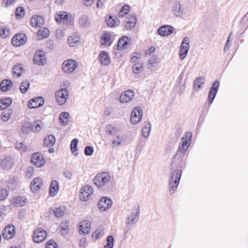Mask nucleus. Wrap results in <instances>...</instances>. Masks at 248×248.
<instances>
[{
    "label": "nucleus",
    "instance_id": "nucleus-25",
    "mask_svg": "<svg viewBox=\"0 0 248 248\" xmlns=\"http://www.w3.org/2000/svg\"><path fill=\"white\" fill-rule=\"evenodd\" d=\"M14 165V159L10 157L6 156L2 159L0 166V167L5 170H10Z\"/></svg>",
    "mask_w": 248,
    "mask_h": 248
},
{
    "label": "nucleus",
    "instance_id": "nucleus-21",
    "mask_svg": "<svg viewBox=\"0 0 248 248\" xmlns=\"http://www.w3.org/2000/svg\"><path fill=\"white\" fill-rule=\"evenodd\" d=\"M219 86V83L218 81H216L212 84L208 95L209 102L210 104H211L213 102L218 90Z\"/></svg>",
    "mask_w": 248,
    "mask_h": 248
},
{
    "label": "nucleus",
    "instance_id": "nucleus-30",
    "mask_svg": "<svg viewBox=\"0 0 248 248\" xmlns=\"http://www.w3.org/2000/svg\"><path fill=\"white\" fill-rule=\"evenodd\" d=\"M105 234V230L103 228H99L93 233L91 238L93 242L101 239Z\"/></svg>",
    "mask_w": 248,
    "mask_h": 248
},
{
    "label": "nucleus",
    "instance_id": "nucleus-61",
    "mask_svg": "<svg viewBox=\"0 0 248 248\" xmlns=\"http://www.w3.org/2000/svg\"><path fill=\"white\" fill-rule=\"evenodd\" d=\"M16 147L17 150L22 152H25L27 150L26 146L22 142L17 143L16 145Z\"/></svg>",
    "mask_w": 248,
    "mask_h": 248
},
{
    "label": "nucleus",
    "instance_id": "nucleus-11",
    "mask_svg": "<svg viewBox=\"0 0 248 248\" xmlns=\"http://www.w3.org/2000/svg\"><path fill=\"white\" fill-rule=\"evenodd\" d=\"M27 41V37L24 33H18L14 35L11 39V44L15 46H19L24 45Z\"/></svg>",
    "mask_w": 248,
    "mask_h": 248
},
{
    "label": "nucleus",
    "instance_id": "nucleus-22",
    "mask_svg": "<svg viewBox=\"0 0 248 248\" xmlns=\"http://www.w3.org/2000/svg\"><path fill=\"white\" fill-rule=\"evenodd\" d=\"M70 121V114L67 111L60 113L59 118V123L62 126H66Z\"/></svg>",
    "mask_w": 248,
    "mask_h": 248
},
{
    "label": "nucleus",
    "instance_id": "nucleus-31",
    "mask_svg": "<svg viewBox=\"0 0 248 248\" xmlns=\"http://www.w3.org/2000/svg\"><path fill=\"white\" fill-rule=\"evenodd\" d=\"M77 66L76 63H63L62 68L64 73H71L75 70Z\"/></svg>",
    "mask_w": 248,
    "mask_h": 248
},
{
    "label": "nucleus",
    "instance_id": "nucleus-9",
    "mask_svg": "<svg viewBox=\"0 0 248 248\" xmlns=\"http://www.w3.org/2000/svg\"><path fill=\"white\" fill-rule=\"evenodd\" d=\"M93 192V189L92 186L88 185L84 186L80 190L79 194L80 200L84 202L88 201Z\"/></svg>",
    "mask_w": 248,
    "mask_h": 248
},
{
    "label": "nucleus",
    "instance_id": "nucleus-47",
    "mask_svg": "<svg viewBox=\"0 0 248 248\" xmlns=\"http://www.w3.org/2000/svg\"><path fill=\"white\" fill-rule=\"evenodd\" d=\"M10 29L7 27H0V36L2 38H6L9 35Z\"/></svg>",
    "mask_w": 248,
    "mask_h": 248
},
{
    "label": "nucleus",
    "instance_id": "nucleus-2",
    "mask_svg": "<svg viewBox=\"0 0 248 248\" xmlns=\"http://www.w3.org/2000/svg\"><path fill=\"white\" fill-rule=\"evenodd\" d=\"M192 137V134L190 132H187L184 135L179 145V149L175 156L176 159L181 160L184 158L185 153L190 145Z\"/></svg>",
    "mask_w": 248,
    "mask_h": 248
},
{
    "label": "nucleus",
    "instance_id": "nucleus-33",
    "mask_svg": "<svg viewBox=\"0 0 248 248\" xmlns=\"http://www.w3.org/2000/svg\"><path fill=\"white\" fill-rule=\"evenodd\" d=\"M56 142L55 137L52 135L46 136L44 140L43 144L45 147H51Z\"/></svg>",
    "mask_w": 248,
    "mask_h": 248
},
{
    "label": "nucleus",
    "instance_id": "nucleus-35",
    "mask_svg": "<svg viewBox=\"0 0 248 248\" xmlns=\"http://www.w3.org/2000/svg\"><path fill=\"white\" fill-rule=\"evenodd\" d=\"M13 86V83L9 79H4L0 82V87L2 91L6 92L10 90Z\"/></svg>",
    "mask_w": 248,
    "mask_h": 248
},
{
    "label": "nucleus",
    "instance_id": "nucleus-15",
    "mask_svg": "<svg viewBox=\"0 0 248 248\" xmlns=\"http://www.w3.org/2000/svg\"><path fill=\"white\" fill-rule=\"evenodd\" d=\"M111 205V200L106 197H103L100 199L98 206L101 211L104 212L110 208Z\"/></svg>",
    "mask_w": 248,
    "mask_h": 248
},
{
    "label": "nucleus",
    "instance_id": "nucleus-3",
    "mask_svg": "<svg viewBox=\"0 0 248 248\" xmlns=\"http://www.w3.org/2000/svg\"><path fill=\"white\" fill-rule=\"evenodd\" d=\"M69 96V92L66 83L63 82L60 86V89L56 91L55 98L56 102L59 105H63L67 102Z\"/></svg>",
    "mask_w": 248,
    "mask_h": 248
},
{
    "label": "nucleus",
    "instance_id": "nucleus-42",
    "mask_svg": "<svg viewBox=\"0 0 248 248\" xmlns=\"http://www.w3.org/2000/svg\"><path fill=\"white\" fill-rule=\"evenodd\" d=\"M60 232L62 235H66L69 230V222L67 221H62L60 225Z\"/></svg>",
    "mask_w": 248,
    "mask_h": 248
},
{
    "label": "nucleus",
    "instance_id": "nucleus-5",
    "mask_svg": "<svg viewBox=\"0 0 248 248\" xmlns=\"http://www.w3.org/2000/svg\"><path fill=\"white\" fill-rule=\"evenodd\" d=\"M111 180L110 174L108 172L98 173L93 178V182L95 185L101 188L108 184Z\"/></svg>",
    "mask_w": 248,
    "mask_h": 248
},
{
    "label": "nucleus",
    "instance_id": "nucleus-4",
    "mask_svg": "<svg viewBox=\"0 0 248 248\" xmlns=\"http://www.w3.org/2000/svg\"><path fill=\"white\" fill-rule=\"evenodd\" d=\"M140 214V207L139 204L132 206L128 210L125 219L126 225L131 226L135 225L138 221Z\"/></svg>",
    "mask_w": 248,
    "mask_h": 248
},
{
    "label": "nucleus",
    "instance_id": "nucleus-51",
    "mask_svg": "<svg viewBox=\"0 0 248 248\" xmlns=\"http://www.w3.org/2000/svg\"><path fill=\"white\" fill-rule=\"evenodd\" d=\"M130 7L129 5L127 4L124 5L122 8L121 9L120 11H119L118 13V16L119 17H123L125 15L128 14V13L129 11Z\"/></svg>",
    "mask_w": 248,
    "mask_h": 248
},
{
    "label": "nucleus",
    "instance_id": "nucleus-43",
    "mask_svg": "<svg viewBox=\"0 0 248 248\" xmlns=\"http://www.w3.org/2000/svg\"><path fill=\"white\" fill-rule=\"evenodd\" d=\"M12 100L10 98L7 97L5 98L1 99L0 101V109H4L9 106L12 104Z\"/></svg>",
    "mask_w": 248,
    "mask_h": 248
},
{
    "label": "nucleus",
    "instance_id": "nucleus-63",
    "mask_svg": "<svg viewBox=\"0 0 248 248\" xmlns=\"http://www.w3.org/2000/svg\"><path fill=\"white\" fill-rule=\"evenodd\" d=\"M140 54L137 52H134L131 55V62H135L140 57Z\"/></svg>",
    "mask_w": 248,
    "mask_h": 248
},
{
    "label": "nucleus",
    "instance_id": "nucleus-39",
    "mask_svg": "<svg viewBox=\"0 0 248 248\" xmlns=\"http://www.w3.org/2000/svg\"><path fill=\"white\" fill-rule=\"evenodd\" d=\"M44 126V123L39 120H37L31 125V130L34 132H38Z\"/></svg>",
    "mask_w": 248,
    "mask_h": 248
},
{
    "label": "nucleus",
    "instance_id": "nucleus-27",
    "mask_svg": "<svg viewBox=\"0 0 248 248\" xmlns=\"http://www.w3.org/2000/svg\"><path fill=\"white\" fill-rule=\"evenodd\" d=\"M44 23V18L39 16H32L30 20L31 25L34 27H40L43 25Z\"/></svg>",
    "mask_w": 248,
    "mask_h": 248
},
{
    "label": "nucleus",
    "instance_id": "nucleus-44",
    "mask_svg": "<svg viewBox=\"0 0 248 248\" xmlns=\"http://www.w3.org/2000/svg\"><path fill=\"white\" fill-rule=\"evenodd\" d=\"M12 111L9 109L4 111L0 115V120L3 122H8L11 118Z\"/></svg>",
    "mask_w": 248,
    "mask_h": 248
},
{
    "label": "nucleus",
    "instance_id": "nucleus-62",
    "mask_svg": "<svg viewBox=\"0 0 248 248\" xmlns=\"http://www.w3.org/2000/svg\"><path fill=\"white\" fill-rule=\"evenodd\" d=\"M188 50L187 49H184L180 48L179 52V56L182 60L184 59L186 57L188 52Z\"/></svg>",
    "mask_w": 248,
    "mask_h": 248
},
{
    "label": "nucleus",
    "instance_id": "nucleus-26",
    "mask_svg": "<svg viewBox=\"0 0 248 248\" xmlns=\"http://www.w3.org/2000/svg\"><path fill=\"white\" fill-rule=\"evenodd\" d=\"M59 190V185L57 181L54 180L51 181L49 188V195L50 197H55Z\"/></svg>",
    "mask_w": 248,
    "mask_h": 248
},
{
    "label": "nucleus",
    "instance_id": "nucleus-19",
    "mask_svg": "<svg viewBox=\"0 0 248 248\" xmlns=\"http://www.w3.org/2000/svg\"><path fill=\"white\" fill-rule=\"evenodd\" d=\"M42 185V179L40 177L34 178L30 185V188L33 193L38 192Z\"/></svg>",
    "mask_w": 248,
    "mask_h": 248
},
{
    "label": "nucleus",
    "instance_id": "nucleus-28",
    "mask_svg": "<svg viewBox=\"0 0 248 248\" xmlns=\"http://www.w3.org/2000/svg\"><path fill=\"white\" fill-rule=\"evenodd\" d=\"M129 43V38L127 36H123L118 41L117 48L120 50L125 49L127 48V46Z\"/></svg>",
    "mask_w": 248,
    "mask_h": 248
},
{
    "label": "nucleus",
    "instance_id": "nucleus-37",
    "mask_svg": "<svg viewBox=\"0 0 248 248\" xmlns=\"http://www.w3.org/2000/svg\"><path fill=\"white\" fill-rule=\"evenodd\" d=\"M78 23L82 27H86L90 25V20L87 15H82L78 19Z\"/></svg>",
    "mask_w": 248,
    "mask_h": 248
},
{
    "label": "nucleus",
    "instance_id": "nucleus-20",
    "mask_svg": "<svg viewBox=\"0 0 248 248\" xmlns=\"http://www.w3.org/2000/svg\"><path fill=\"white\" fill-rule=\"evenodd\" d=\"M26 199L22 196H16L12 198L10 200L11 204L14 206H23L26 204Z\"/></svg>",
    "mask_w": 248,
    "mask_h": 248
},
{
    "label": "nucleus",
    "instance_id": "nucleus-38",
    "mask_svg": "<svg viewBox=\"0 0 248 248\" xmlns=\"http://www.w3.org/2000/svg\"><path fill=\"white\" fill-rule=\"evenodd\" d=\"M68 16V15L67 12H60L59 14L55 16V19L57 22L61 23L62 21L64 22L65 20H67Z\"/></svg>",
    "mask_w": 248,
    "mask_h": 248
},
{
    "label": "nucleus",
    "instance_id": "nucleus-14",
    "mask_svg": "<svg viewBox=\"0 0 248 248\" xmlns=\"http://www.w3.org/2000/svg\"><path fill=\"white\" fill-rule=\"evenodd\" d=\"M135 92L132 90H128L123 92L120 96L119 100L121 103L126 104L131 102L135 96Z\"/></svg>",
    "mask_w": 248,
    "mask_h": 248
},
{
    "label": "nucleus",
    "instance_id": "nucleus-6",
    "mask_svg": "<svg viewBox=\"0 0 248 248\" xmlns=\"http://www.w3.org/2000/svg\"><path fill=\"white\" fill-rule=\"evenodd\" d=\"M182 175L181 170H176L172 172L169 180V190L171 193H174L179 184Z\"/></svg>",
    "mask_w": 248,
    "mask_h": 248
},
{
    "label": "nucleus",
    "instance_id": "nucleus-34",
    "mask_svg": "<svg viewBox=\"0 0 248 248\" xmlns=\"http://www.w3.org/2000/svg\"><path fill=\"white\" fill-rule=\"evenodd\" d=\"M67 43L71 47L76 46L79 43V37L77 34L70 36L68 38Z\"/></svg>",
    "mask_w": 248,
    "mask_h": 248
},
{
    "label": "nucleus",
    "instance_id": "nucleus-41",
    "mask_svg": "<svg viewBox=\"0 0 248 248\" xmlns=\"http://www.w3.org/2000/svg\"><path fill=\"white\" fill-rule=\"evenodd\" d=\"M78 139H73L70 143V149L71 151V153L74 155H78Z\"/></svg>",
    "mask_w": 248,
    "mask_h": 248
},
{
    "label": "nucleus",
    "instance_id": "nucleus-16",
    "mask_svg": "<svg viewBox=\"0 0 248 248\" xmlns=\"http://www.w3.org/2000/svg\"><path fill=\"white\" fill-rule=\"evenodd\" d=\"M137 22V17L133 14H129L126 16L124 22V28L126 30L133 28Z\"/></svg>",
    "mask_w": 248,
    "mask_h": 248
},
{
    "label": "nucleus",
    "instance_id": "nucleus-56",
    "mask_svg": "<svg viewBox=\"0 0 248 248\" xmlns=\"http://www.w3.org/2000/svg\"><path fill=\"white\" fill-rule=\"evenodd\" d=\"M15 15L17 18L22 17L24 15V9L22 7H19L16 8Z\"/></svg>",
    "mask_w": 248,
    "mask_h": 248
},
{
    "label": "nucleus",
    "instance_id": "nucleus-7",
    "mask_svg": "<svg viewBox=\"0 0 248 248\" xmlns=\"http://www.w3.org/2000/svg\"><path fill=\"white\" fill-rule=\"evenodd\" d=\"M31 162L37 168H42L45 165L46 160L42 154L35 152L31 156Z\"/></svg>",
    "mask_w": 248,
    "mask_h": 248
},
{
    "label": "nucleus",
    "instance_id": "nucleus-45",
    "mask_svg": "<svg viewBox=\"0 0 248 248\" xmlns=\"http://www.w3.org/2000/svg\"><path fill=\"white\" fill-rule=\"evenodd\" d=\"M49 34V31L48 29L46 28H43L38 31V35L39 37V39L47 37Z\"/></svg>",
    "mask_w": 248,
    "mask_h": 248
},
{
    "label": "nucleus",
    "instance_id": "nucleus-58",
    "mask_svg": "<svg viewBox=\"0 0 248 248\" xmlns=\"http://www.w3.org/2000/svg\"><path fill=\"white\" fill-rule=\"evenodd\" d=\"M31 125L29 121H25L22 126V131L26 132L27 130L31 128Z\"/></svg>",
    "mask_w": 248,
    "mask_h": 248
},
{
    "label": "nucleus",
    "instance_id": "nucleus-29",
    "mask_svg": "<svg viewBox=\"0 0 248 248\" xmlns=\"http://www.w3.org/2000/svg\"><path fill=\"white\" fill-rule=\"evenodd\" d=\"M151 127L152 125L150 122L146 121L143 123L141 129V135L144 138L147 139L149 137Z\"/></svg>",
    "mask_w": 248,
    "mask_h": 248
},
{
    "label": "nucleus",
    "instance_id": "nucleus-46",
    "mask_svg": "<svg viewBox=\"0 0 248 248\" xmlns=\"http://www.w3.org/2000/svg\"><path fill=\"white\" fill-rule=\"evenodd\" d=\"M110 39V34L108 33H104L101 39V44L103 45H109L111 44Z\"/></svg>",
    "mask_w": 248,
    "mask_h": 248
},
{
    "label": "nucleus",
    "instance_id": "nucleus-53",
    "mask_svg": "<svg viewBox=\"0 0 248 248\" xmlns=\"http://www.w3.org/2000/svg\"><path fill=\"white\" fill-rule=\"evenodd\" d=\"M189 38L188 37H185L181 44L180 48L184 49H189Z\"/></svg>",
    "mask_w": 248,
    "mask_h": 248
},
{
    "label": "nucleus",
    "instance_id": "nucleus-60",
    "mask_svg": "<svg viewBox=\"0 0 248 248\" xmlns=\"http://www.w3.org/2000/svg\"><path fill=\"white\" fill-rule=\"evenodd\" d=\"M46 248H58V246L56 242L53 240H48L46 244Z\"/></svg>",
    "mask_w": 248,
    "mask_h": 248
},
{
    "label": "nucleus",
    "instance_id": "nucleus-18",
    "mask_svg": "<svg viewBox=\"0 0 248 248\" xmlns=\"http://www.w3.org/2000/svg\"><path fill=\"white\" fill-rule=\"evenodd\" d=\"M44 103V98L38 97L30 99L28 102V106L31 108H34L42 106Z\"/></svg>",
    "mask_w": 248,
    "mask_h": 248
},
{
    "label": "nucleus",
    "instance_id": "nucleus-10",
    "mask_svg": "<svg viewBox=\"0 0 248 248\" xmlns=\"http://www.w3.org/2000/svg\"><path fill=\"white\" fill-rule=\"evenodd\" d=\"M47 236V232L42 228H37L33 232L32 239L33 242L39 243L43 242Z\"/></svg>",
    "mask_w": 248,
    "mask_h": 248
},
{
    "label": "nucleus",
    "instance_id": "nucleus-32",
    "mask_svg": "<svg viewBox=\"0 0 248 248\" xmlns=\"http://www.w3.org/2000/svg\"><path fill=\"white\" fill-rule=\"evenodd\" d=\"M46 56L42 51H38L34 55L33 62H46Z\"/></svg>",
    "mask_w": 248,
    "mask_h": 248
},
{
    "label": "nucleus",
    "instance_id": "nucleus-59",
    "mask_svg": "<svg viewBox=\"0 0 248 248\" xmlns=\"http://www.w3.org/2000/svg\"><path fill=\"white\" fill-rule=\"evenodd\" d=\"M94 152L93 148L91 146H86L84 149V154L87 156L92 155Z\"/></svg>",
    "mask_w": 248,
    "mask_h": 248
},
{
    "label": "nucleus",
    "instance_id": "nucleus-1",
    "mask_svg": "<svg viewBox=\"0 0 248 248\" xmlns=\"http://www.w3.org/2000/svg\"><path fill=\"white\" fill-rule=\"evenodd\" d=\"M106 134L110 137L111 146L113 148H118L124 144L125 139L120 129L116 126L109 124L106 127Z\"/></svg>",
    "mask_w": 248,
    "mask_h": 248
},
{
    "label": "nucleus",
    "instance_id": "nucleus-57",
    "mask_svg": "<svg viewBox=\"0 0 248 248\" xmlns=\"http://www.w3.org/2000/svg\"><path fill=\"white\" fill-rule=\"evenodd\" d=\"M8 196V193L6 189L0 188V201L5 200Z\"/></svg>",
    "mask_w": 248,
    "mask_h": 248
},
{
    "label": "nucleus",
    "instance_id": "nucleus-48",
    "mask_svg": "<svg viewBox=\"0 0 248 248\" xmlns=\"http://www.w3.org/2000/svg\"><path fill=\"white\" fill-rule=\"evenodd\" d=\"M100 62H109V59L108 53L104 51H101L98 56Z\"/></svg>",
    "mask_w": 248,
    "mask_h": 248
},
{
    "label": "nucleus",
    "instance_id": "nucleus-50",
    "mask_svg": "<svg viewBox=\"0 0 248 248\" xmlns=\"http://www.w3.org/2000/svg\"><path fill=\"white\" fill-rule=\"evenodd\" d=\"M53 212L57 217H61L64 214L65 209L63 207H60L53 210Z\"/></svg>",
    "mask_w": 248,
    "mask_h": 248
},
{
    "label": "nucleus",
    "instance_id": "nucleus-64",
    "mask_svg": "<svg viewBox=\"0 0 248 248\" xmlns=\"http://www.w3.org/2000/svg\"><path fill=\"white\" fill-rule=\"evenodd\" d=\"M63 175L65 178L71 179L72 177V172L68 170H65L63 172Z\"/></svg>",
    "mask_w": 248,
    "mask_h": 248
},
{
    "label": "nucleus",
    "instance_id": "nucleus-55",
    "mask_svg": "<svg viewBox=\"0 0 248 248\" xmlns=\"http://www.w3.org/2000/svg\"><path fill=\"white\" fill-rule=\"evenodd\" d=\"M30 87V83L28 81L23 82L21 83L20 90L22 93H25Z\"/></svg>",
    "mask_w": 248,
    "mask_h": 248
},
{
    "label": "nucleus",
    "instance_id": "nucleus-24",
    "mask_svg": "<svg viewBox=\"0 0 248 248\" xmlns=\"http://www.w3.org/2000/svg\"><path fill=\"white\" fill-rule=\"evenodd\" d=\"M173 31V28L170 25H164L158 29V33L162 36L170 35Z\"/></svg>",
    "mask_w": 248,
    "mask_h": 248
},
{
    "label": "nucleus",
    "instance_id": "nucleus-17",
    "mask_svg": "<svg viewBox=\"0 0 248 248\" xmlns=\"http://www.w3.org/2000/svg\"><path fill=\"white\" fill-rule=\"evenodd\" d=\"M145 66L148 68H151L152 63H135L132 66L133 73L135 74L140 73L144 69Z\"/></svg>",
    "mask_w": 248,
    "mask_h": 248
},
{
    "label": "nucleus",
    "instance_id": "nucleus-36",
    "mask_svg": "<svg viewBox=\"0 0 248 248\" xmlns=\"http://www.w3.org/2000/svg\"><path fill=\"white\" fill-rule=\"evenodd\" d=\"M205 79L203 77H198L194 81L193 88L195 91H199L204 84Z\"/></svg>",
    "mask_w": 248,
    "mask_h": 248
},
{
    "label": "nucleus",
    "instance_id": "nucleus-13",
    "mask_svg": "<svg viewBox=\"0 0 248 248\" xmlns=\"http://www.w3.org/2000/svg\"><path fill=\"white\" fill-rule=\"evenodd\" d=\"M91 223L89 220H83L81 221L78 225V232L80 234L87 235L91 231Z\"/></svg>",
    "mask_w": 248,
    "mask_h": 248
},
{
    "label": "nucleus",
    "instance_id": "nucleus-8",
    "mask_svg": "<svg viewBox=\"0 0 248 248\" xmlns=\"http://www.w3.org/2000/svg\"><path fill=\"white\" fill-rule=\"evenodd\" d=\"M142 110L140 107H135L131 111L130 121L132 124L139 123L142 117Z\"/></svg>",
    "mask_w": 248,
    "mask_h": 248
},
{
    "label": "nucleus",
    "instance_id": "nucleus-49",
    "mask_svg": "<svg viewBox=\"0 0 248 248\" xmlns=\"http://www.w3.org/2000/svg\"><path fill=\"white\" fill-rule=\"evenodd\" d=\"M105 21L106 22L107 25L110 27H113L116 25V21L114 18H113L111 16H106L105 18Z\"/></svg>",
    "mask_w": 248,
    "mask_h": 248
},
{
    "label": "nucleus",
    "instance_id": "nucleus-12",
    "mask_svg": "<svg viewBox=\"0 0 248 248\" xmlns=\"http://www.w3.org/2000/svg\"><path fill=\"white\" fill-rule=\"evenodd\" d=\"M16 234V228L13 224H8L5 227L2 231V236L6 240L11 239Z\"/></svg>",
    "mask_w": 248,
    "mask_h": 248
},
{
    "label": "nucleus",
    "instance_id": "nucleus-23",
    "mask_svg": "<svg viewBox=\"0 0 248 248\" xmlns=\"http://www.w3.org/2000/svg\"><path fill=\"white\" fill-rule=\"evenodd\" d=\"M173 14L176 17H182L184 14V9L182 8L180 2L176 1L174 3L172 8Z\"/></svg>",
    "mask_w": 248,
    "mask_h": 248
},
{
    "label": "nucleus",
    "instance_id": "nucleus-54",
    "mask_svg": "<svg viewBox=\"0 0 248 248\" xmlns=\"http://www.w3.org/2000/svg\"><path fill=\"white\" fill-rule=\"evenodd\" d=\"M174 90L179 95H181L186 90V85H175Z\"/></svg>",
    "mask_w": 248,
    "mask_h": 248
},
{
    "label": "nucleus",
    "instance_id": "nucleus-52",
    "mask_svg": "<svg viewBox=\"0 0 248 248\" xmlns=\"http://www.w3.org/2000/svg\"><path fill=\"white\" fill-rule=\"evenodd\" d=\"M114 245V237L112 235H109L107 238V244L104 248H113Z\"/></svg>",
    "mask_w": 248,
    "mask_h": 248
},
{
    "label": "nucleus",
    "instance_id": "nucleus-40",
    "mask_svg": "<svg viewBox=\"0 0 248 248\" xmlns=\"http://www.w3.org/2000/svg\"><path fill=\"white\" fill-rule=\"evenodd\" d=\"M23 72V67L22 65L19 63L15 65L13 68V76L16 78L20 77Z\"/></svg>",
    "mask_w": 248,
    "mask_h": 248
}]
</instances>
